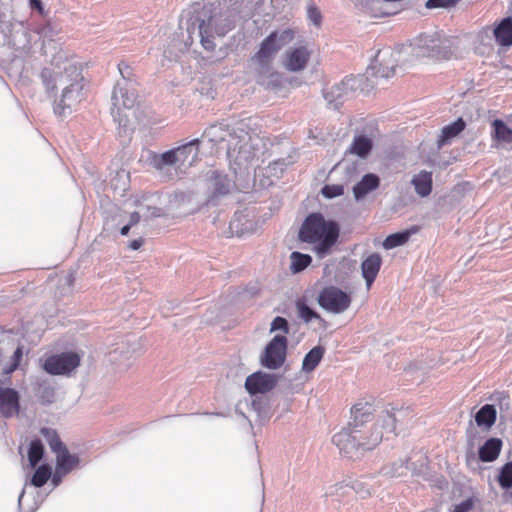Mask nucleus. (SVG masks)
Segmentation results:
<instances>
[{
	"label": "nucleus",
	"mask_w": 512,
	"mask_h": 512,
	"mask_svg": "<svg viewBox=\"0 0 512 512\" xmlns=\"http://www.w3.org/2000/svg\"><path fill=\"white\" fill-rule=\"evenodd\" d=\"M242 2L239 0H219L206 3L186 21L188 39L193 43L194 38H199L203 48L213 51L216 47L215 36L223 37L234 29L236 22L240 19V8Z\"/></svg>",
	"instance_id": "1"
},
{
	"label": "nucleus",
	"mask_w": 512,
	"mask_h": 512,
	"mask_svg": "<svg viewBox=\"0 0 512 512\" xmlns=\"http://www.w3.org/2000/svg\"><path fill=\"white\" fill-rule=\"evenodd\" d=\"M40 78L47 93L54 92L58 84L64 86L59 100H55L53 105V111L58 117L71 114L84 99L85 84L79 63L66 62L63 67H44Z\"/></svg>",
	"instance_id": "2"
},
{
	"label": "nucleus",
	"mask_w": 512,
	"mask_h": 512,
	"mask_svg": "<svg viewBox=\"0 0 512 512\" xmlns=\"http://www.w3.org/2000/svg\"><path fill=\"white\" fill-rule=\"evenodd\" d=\"M296 33V28L287 27L272 31L261 41L258 51L251 57V62L255 65L258 84L271 90L279 89L282 86V76L273 66L274 59L283 47L294 40Z\"/></svg>",
	"instance_id": "3"
},
{
	"label": "nucleus",
	"mask_w": 512,
	"mask_h": 512,
	"mask_svg": "<svg viewBox=\"0 0 512 512\" xmlns=\"http://www.w3.org/2000/svg\"><path fill=\"white\" fill-rule=\"evenodd\" d=\"M296 33V28L287 27L272 31L261 41L258 51L251 57V62L255 65L258 84L271 90L279 89L282 86V76L273 66L274 59L283 47L294 40Z\"/></svg>",
	"instance_id": "4"
},
{
	"label": "nucleus",
	"mask_w": 512,
	"mask_h": 512,
	"mask_svg": "<svg viewBox=\"0 0 512 512\" xmlns=\"http://www.w3.org/2000/svg\"><path fill=\"white\" fill-rule=\"evenodd\" d=\"M340 233L336 221L327 220L321 213L313 212L306 216L302 222L298 239L303 243L312 245V251L319 259L332 253Z\"/></svg>",
	"instance_id": "5"
},
{
	"label": "nucleus",
	"mask_w": 512,
	"mask_h": 512,
	"mask_svg": "<svg viewBox=\"0 0 512 512\" xmlns=\"http://www.w3.org/2000/svg\"><path fill=\"white\" fill-rule=\"evenodd\" d=\"M384 433L377 424L371 427L348 425L332 437V442L346 457L357 460L373 450L383 439Z\"/></svg>",
	"instance_id": "6"
},
{
	"label": "nucleus",
	"mask_w": 512,
	"mask_h": 512,
	"mask_svg": "<svg viewBox=\"0 0 512 512\" xmlns=\"http://www.w3.org/2000/svg\"><path fill=\"white\" fill-rule=\"evenodd\" d=\"M410 47L416 57L449 59L453 54L454 41L438 32L423 33L411 42Z\"/></svg>",
	"instance_id": "7"
},
{
	"label": "nucleus",
	"mask_w": 512,
	"mask_h": 512,
	"mask_svg": "<svg viewBox=\"0 0 512 512\" xmlns=\"http://www.w3.org/2000/svg\"><path fill=\"white\" fill-rule=\"evenodd\" d=\"M257 140L243 129L233 130L228 140V156L234 158L238 165L248 164L256 156Z\"/></svg>",
	"instance_id": "8"
},
{
	"label": "nucleus",
	"mask_w": 512,
	"mask_h": 512,
	"mask_svg": "<svg viewBox=\"0 0 512 512\" xmlns=\"http://www.w3.org/2000/svg\"><path fill=\"white\" fill-rule=\"evenodd\" d=\"M361 82L362 79L359 77L347 76L330 89H325L323 92L324 98L328 105L335 110H339L345 101L353 97Z\"/></svg>",
	"instance_id": "9"
},
{
	"label": "nucleus",
	"mask_w": 512,
	"mask_h": 512,
	"mask_svg": "<svg viewBox=\"0 0 512 512\" xmlns=\"http://www.w3.org/2000/svg\"><path fill=\"white\" fill-rule=\"evenodd\" d=\"M235 184L229 176L218 170H211L206 175V203L217 205L233 190Z\"/></svg>",
	"instance_id": "10"
},
{
	"label": "nucleus",
	"mask_w": 512,
	"mask_h": 512,
	"mask_svg": "<svg viewBox=\"0 0 512 512\" xmlns=\"http://www.w3.org/2000/svg\"><path fill=\"white\" fill-rule=\"evenodd\" d=\"M351 302V296L335 286L323 288L318 295L320 307L334 314L345 312L350 307Z\"/></svg>",
	"instance_id": "11"
},
{
	"label": "nucleus",
	"mask_w": 512,
	"mask_h": 512,
	"mask_svg": "<svg viewBox=\"0 0 512 512\" xmlns=\"http://www.w3.org/2000/svg\"><path fill=\"white\" fill-rule=\"evenodd\" d=\"M287 345L288 340L285 335H275L266 345L261 356L262 366L272 370L280 368L286 360Z\"/></svg>",
	"instance_id": "12"
},
{
	"label": "nucleus",
	"mask_w": 512,
	"mask_h": 512,
	"mask_svg": "<svg viewBox=\"0 0 512 512\" xmlns=\"http://www.w3.org/2000/svg\"><path fill=\"white\" fill-rule=\"evenodd\" d=\"M399 52L393 51L390 47L378 50L375 58L369 66L372 74L376 77L388 79L395 75Z\"/></svg>",
	"instance_id": "13"
},
{
	"label": "nucleus",
	"mask_w": 512,
	"mask_h": 512,
	"mask_svg": "<svg viewBox=\"0 0 512 512\" xmlns=\"http://www.w3.org/2000/svg\"><path fill=\"white\" fill-rule=\"evenodd\" d=\"M80 365V357L75 352H63L48 357L44 362V369L51 375L69 374Z\"/></svg>",
	"instance_id": "14"
},
{
	"label": "nucleus",
	"mask_w": 512,
	"mask_h": 512,
	"mask_svg": "<svg viewBox=\"0 0 512 512\" xmlns=\"http://www.w3.org/2000/svg\"><path fill=\"white\" fill-rule=\"evenodd\" d=\"M137 98L136 85H131L127 81H118L111 96L112 106L131 109L135 106Z\"/></svg>",
	"instance_id": "15"
},
{
	"label": "nucleus",
	"mask_w": 512,
	"mask_h": 512,
	"mask_svg": "<svg viewBox=\"0 0 512 512\" xmlns=\"http://www.w3.org/2000/svg\"><path fill=\"white\" fill-rule=\"evenodd\" d=\"M277 381L275 375L258 371L246 378L245 388L251 395L264 394L273 390Z\"/></svg>",
	"instance_id": "16"
},
{
	"label": "nucleus",
	"mask_w": 512,
	"mask_h": 512,
	"mask_svg": "<svg viewBox=\"0 0 512 512\" xmlns=\"http://www.w3.org/2000/svg\"><path fill=\"white\" fill-rule=\"evenodd\" d=\"M200 139H193L175 148L179 158L180 172L192 167L198 161Z\"/></svg>",
	"instance_id": "17"
},
{
	"label": "nucleus",
	"mask_w": 512,
	"mask_h": 512,
	"mask_svg": "<svg viewBox=\"0 0 512 512\" xmlns=\"http://www.w3.org/2000/svg\"><path fill=\"white\" fill-rule=\"evenodd\" d=\"M309 52L305 46L288 49L283 57V66L291 72L303 70L309 60Z\"/></svg>",
	"instance_id": "18"
},
{
	"label": "nucleus",
	"mask_w": 512,
	"mask_h": 512,
	"mask_svg": "<svg viewBox=\"0 0 512 512\" xmlns=\"http://www.w3.org/2000/svg\"><path fill=\"white\" fill-rule=\"evenodd\" d=\"M20 410V396L13 388H0V414L5 418L17 415Z\"/></svg>",
	"instance_id": "19"
},
{
	"label": "nucleus",
	"mask_w": 512,
	"mask_h": 512,
	"mask_svg": "<svg viewBox=\"0 0 512 512\" xmlns=\"http://www.w3.org/2000/svg\"><path fill=\"white\" fill-rule=\"evenodd\" d=\"M382 265V258L378 253L370 254L361 263L362 277L366 282V286L369 289L375 281L378 272Z\"/></svg>",
	"instance_id": "20"
},
{
	"label": "nucleus",
	"mask_w": 512,
	"mask_h": 512,
	"mask_svg": "<svg viewBox=\"0 0 512 512\" xmlns=\"http://www.w3.org/2000/svg\"><path fill=\"white\" fill-rule=\"evenodd\" d=\"M375 409L369 402H358L351 408V421L348 425L364 427L372 419Z\"/></svg>",
	"instance_id": "21"
},
{
	"label": "nucleus",
	"mask_w": 512,
	"mask_h": 512,
	"mask_svg": "<svg viewBox=\"0 0 512 512\" xmlns=\"http://www.w3.org/2000/svg\"><path fill=\"white\" fill-rule=\"evenodd\" d=\"M496 42L505 47L512 46V17L503 18L493 29Z\"/></svg>",
	"instance_id": "22"
},
{
	"label": "nucleus",
	"mask_w": 512,
	"mask_h": 512,
	"mask_svg": "<svg viewBox=\"0 0 512 512\" xmlns=\"http://www.w3.org/2000/svg\"><path fill=\"white\" fill-rule=\"evenodd\" d=\"M380 184V179L376 174H365L362 179L353 187V194L356 200L365 197L371 191L377 189Z\"/></svg>",
	"instance_id": "23"
},
{
	"label": "nucleus",
	"mask_w": 512,
	"mask_h": 512,
	"mask_svg": "<svg viewBox=\"0 0 512 512\" xmlns=\"http://www.w3.org/2000/svg\"><path fill=\"white\" fill-rule=\"evenodd\" d=\"M411 184L418 196L422 198L429 196L433 186L432 173L425 170L420 171L413 176Z\"/></svg>",
	"instance_id": "24"
},
{
	"label": "nucleus",
	"mask_w": 512,
	"mask_h": 512,
	"mask_svg": "<svg viewBox=\"0 0 512 512\" xmlns=\"http://www.w3.org/2000/svg\"><path fill=\"white\" fill-rule=\"evenodd\" d=\"M153 167L157 170H164L168 167H173L176 171H180L179 158L175 148L167 150L161 154H156L152 158Z\"/></svg>",
	"instance_id": "25"
},
{
	"label": "nucleus",
	"mask_w": 512,
	"mask_h": 512,
	"mask_svg": "<svg viewBox=\"0 0 512 512\" xmlns=\"http://www.w3.org/2000/svg\"><path fill=\"white\" fill-rule=\"evenodd\" d=\"M466 127V123L462 118L444 126L441 130V135L437 140L438 148H442L448 144L453 138L458 136Z\"/></svg>",
	"instance_id": "26"
},
{
	"label": "nucleus",
	"mask_w": 512,
	"mask_h": 512,
	"mask_svg": "<svg viewBox=\"0 0 512 512\" xmlns=\"http://www.w3.org/2000/svg\"><path fill=\"white\" fill-rule=\"evenodd\" d=\"M502 441L498 438H490L479 448V459L482 462H492L501 452Z\"/></svg>",
	"instance_id": "27"
},
{
	"label": "nucleus",
	"mask_w": 512,
	"mask_h": 512,
	"mask_svg": "<svg viewBox=\"0 0 512 512\" xmlns=\"http://www.w3.org/2000/svg\"><path fill=\"white\" fill-rule=\"evenodd\" d=\"M497 411L491 404H485L475 414V422L479 427L491 428L496 421Z\"/></svg>",
	"instance_id": "28"
},
{
	"label": "nucleus",
	"mask_w": 512,
	"mask_h": 512,
	"mask_svg": "<svg viewBox=\"0 0 512 512\" xmlns=\"http://www.w3.org/2000/svg\"><path fill=\"white\" fill-rule=\"evenodd\" d=\"M230 134H233V132H229L228 125L215 123L206 128L202 136L212 143H220L225 141L227 136L230 137Z\"/></svg>",
	"instance_id": "29"
},
{
	"label": "nucleus",
	"mask_w": 512,
	"mask_h": 512,
	"mask_svg": "<svg viewBox=\"0 0 512 512\" xmlns=\"http://www.w3.org/2000/svg\"><path fill=\"white\" fill-rule=\"evenodd\" d=\"M325 354V349L322 346L312 348L305 356L302 362V370L304 372H312L318 366Z\"/></svg>",
	"instance_id": "30"
},
{
	"label": "nucleus",
	"mask_w": 512,
	"mask_h": 512,
	"mask_svg": "<svg viewBox=\"0 0 512 512\" xmlns=\"http://www.w3.org/2000/svg\"><path fill=\"white\" fill-rule=\"evenodd\" d=\"M373 142L370 138L364 135H357L350 147V152L359 156L360 158H366L371 152Z\"/></svg>",
	"instance_id": "31"
},
{
	"label": "nucleus",
	"mask_w": 512,
	"mask_h": 512,
	"mask_svg": "<svg viewBox=\"0 0 512 512\" xmlns=\"http://www.w3.org/2000/svg\"><path fill=\"white\" fill-rule=\"evenodd\" d=\"M416 231L417 229L413 228L412 230H405L391 234L383 241V247L389 250L404 245Z\"/></svg>",
	"instance_id": "32"
},
{
	"label": "nucleus",
	"mask_w": 512,
	"mask_h": 512,
	"mask_svg": "<svg viewBox=\"0 0 512 512\" xmlns=\"http://www.w3.org/2000/svg\"><path fill=\"white\" fill-rule=\"evenodd\" d=\"M290 270L293 274H298L305 270L312 262L309 254L293 251L290 254Z\"/></svg>",
	"instance_id": "33"
},
{
	"label": "nucleus",
	"mask_w": 512,
	"mask_h": 512,
	"mask_svg": "<svg viewBox=\"0 0 512 512\" xmlns=\"http://www.w3.org/2000/svg\"><path fill=\"white\" fill-rule=\"evenodd\" d=\"M78 464V456L70 454L67 448L58 453L56 456V466L67 474L72 471Z\"/></svg>",
	"instance_id": "34"
},
{
	"label": "nucleus",
	"mask_w": 512,
	"mask_h": 512,
	"mask_svg": "<svg viewBox=\"0 0 512 512\" xmlns=\"http://www.w3.org/2000/svg\"><path fill=\"white\" fill-rule=\"evenodd\" d=\"M41 434L48 442L51 450L53 452H55L56 454L60 453L64 449H66V446L63 444L59 435L57 434V432L54 429L42 428Z\"/></svg>",
	"instance_id": "35"
},
{
	"label": "nucleus",
	"mask_w": 512,
	"mask_h": 512,
	"mask_svg": "<svg viewBox=\"0 0 512 512\" xmlns=\"http://www.w3.org/2000/svg\"><path fill=\"white\" fill-rule=\"evenodd\" d=\"M111 114L115 122L118 123L119 135L129 136L132 132V128L130 127L129 119L127 115L121 112L120 107L111 108Z\"/></svg>",
	"instance_id": "36"
},
{
	"label": "nucleus",
	"mask_w": 512,
	"mask_h": 512,
	"mask_svg": "<svg viewBox=\"0 0 512 512\" xmlns=\"http://www.w3.org/2000/svg\"><path fill=\"white\" fill-rule=\"evenodd\" d=\"M44 455V446L39 439L32 440L28 449V459L32 468L42 460Z\"/></svg>",
	"instance_id": "37"
},
{
	"label": "nucleus",
	"mask_w": 512,
	"mask_h": 512,
	"mask_svg": "<svg viewBox=\"0 0 512 512\" xmlns=\"http://www.w3.org/2000/svg\"><path fill=\"white\" fill-rule=\"evenodd\" d=\"M52 475V468L48 464L40 465L31 478V484L35 487H42Z\"/></svg>",
	"instance_id": "38"
},
{
	"label": "nucleus",
	"mask_w": 512,
	"mask_h": 512,
	"mask_svg": "<svg viewBox=\"0 0 512 512\" xmlns=\"http://www.w3.org/2000/svg\"><path fill=\"white\" fill-rule=\"evenodd\" d=\"M494 135L498 141L512 143V129L504 121L496 119L493 122Z\"/></svg>",
	"instance_id": "39"
},
{
	"label": "nucleus",
	"mask_w": 512,
	"mask_h": 512,
	"mask_svg": "<svg viewBox=\"0 0 512 512\" xmlns=\"http://www.w3.org/2000/svg\"><path fill=\"white\" fill-rule=\"evenodd\" d=\"M408 470L407 462L403 460H399L397 462H394L390 465L384 466L381 470L382 474L390 477V478H396L401 477L405 475L406 471Z\"/></svg>",
	"instance_id": "40"
},
{
	"label": "nucleus",
	"mask_w": 512,
	"mask_h": 512,
	"mask_svg": "<svg viewBox=\"0 0 512 512\" xmlns=\"http://www.w3.org/2000/svg\"><path fill=\"white\" fill-rule=\"evenodd\" d=\"M296 308L298 311V316L305 322L309 323L313 319L321 320V316L313 310L303 299H299L296 302Z\"/></svg>",
	"instance_id": "41"
},
{
	"label": "nucleus",
	"mask_w": 512,
	"mask_h": 512,
	"mask_svg": "<svg viewBox=\"0 0 512 512\" xmlns=\"http://www.w3.org/2000/svg\"><path fill=\"white\" fill-rule=\"evenodd\" d=\"M497 481L504 490L512 488V461L505 463L500 468Z\"/></svg>",
	"instance_id": "42"
},
{
	"label": "nucleus",
	"mask_w": 512,
	"mask_h": 512,
	"mask_svg": "<svg viewBox=\"0 0 512 512\" xmlns=\"http://www.w3.org/2000/svg\"><path fill=\"white\" fill-rule=\"evenodd\" d=\"M477 41L480 45L475 47V50L479 54H484L487 51L492 50V34L490 29L484 28L477 35Z\"/></svg>",
	"instance_id": "43"
},
{
	"label": "nucleus",
	"mask_w": 512,
	"mask_h": 512,
	"mask_svg": "<svg viewBox=\"0 0 512 512\" xmlns=\"http://www.w3.org/2000/svg\"><path fill=\"white\" fill-rule=\"evenodd\" d=\"M349 489L350 491H354L361 498H365L366 496L371 494V487L362 480H349Z\"/></svg>",
	"instance_id": "44"
},
{
	"label": "nucleus",
	"mask_w": 512,
	"mask_h": 512,
	"mask_svg": "<svg viewBox=\"0 0 512 512\" xmlns=\"http://www.w3.org/2000/svg\"><path fill=\"white\" fill-rule=\"evenodd\" d=\"M381 427L385 431L386 434H395L396 429V417L390 411H385V413L381 416Z\"/></svg>",
	"instance_id": "45"
},
{
	"label": "nucleus",
	"mask_w": 512,
	"mask_h": 512,
	"mask_svg": "<svg viewBox=\"0 0 512 512\" xmlns=\"http://www.w3.org/2000/svg\"><path fill=\"white\" fill-rule=\"evenodd\" d=\"M322 195L327 199H332L338 196H341L344 194V187L343 185L339 184H333V185H325L321 189Z\"/></svg>",
	"instance_id": "46"
},
{
	"label": "nucleus",
	"mask_w": 512,
	"mask_h": 512,
	"mask_svg": "<svg viewBox=\"0 0 512 512\" xmlns=\"http://www.w3.org/2000/svg\"><path fill=\"white\" fill-rule=\"evenodd\" d=\"M349 493H350L349 481L348 482L343 481V482L337 483L333 486H330L326 492V495L345 496V495H348Z\"/></svg>",
	"instance_id": "47"
},
{
	"label": "nucleus",
	"mask_w": 512,
	"mask_h": 512,
	"mask_svg": "<svg viewBox=\"0 0 512 512\" xmlns=\"http://www.w3.org/2000/svg\"><path fill=\"white\" fill-rule=\"evenodd\" d=\"M270 331H282L284 334H288L290 332V327L287 319L281 316L275 317L271 323Z\"/></svg>",
	"instance_id": "48"
},
{
	"label": "nucleus",
	"mask_w": 512,
	"mask_h": 512,
	"mask_svg": "<svg viewBox=\"0 0 512 512\" xmlns=\"http://www.w3.org/2000/svg\"><path fill=\"white\" fill-rule=\"evenodd\" d=\"M118 70L121 74V80L120 81H127V82H130L131 85H136V80L133 78V72H132V68L127 65L126 63L124 62H121L118 64Z\"/></svg>",
	"instance_id": "49"
},
{
	"label": "nucleus",
	"mask_w": 512,
	"mask_h": 512,
	"mask_svg": "<svg viewBox=\"0 0 512 512\" xmlns=\"http://www.w3.org/2000/svg\"><path fill=\"white\" fill-rule=\"evenodd\" d=\"M460 0H427L425 6L428 9L450 8L455 6Z\"/></svg>",
	"instance_id": "50"
},
{
	"label": "nucleus",
	"mask_w": 512,
	"mask_h": 512,
	"mask_svg": "<svg viewBox=\"0 0 512 512\" xmlns=\"http://www.w3.org/2000/svg\"><path fill=\"white\" fill-rule=\"evenodd\" d=\"M40 402L44 405L51 404L55 400V392L52 387H44L40 391Z\"/></svg>",
	"instance_id": "51"
},
{
	"label": "nucleus",
	"mask_w": 512,
	"mask_h": 512,
	"mask_svg": "<svg viewBox=\"0 0 512 512\" xmlns=\"http://www.w3.org/2000/svg\"><path fill=\"white\" fill-rule=\"evenodd\" d=\"M307 16L314 25L319 26L321 23V13L318 8L314 5H310L307 8Z\"/></svg>",
	"instance_id": "52"
},
{
	"label": "nucleus",
	"mask_w": 512,
	"mask_h": 512,
	"mask_svg": "<svg viewBox=\"0 0 512 512\" xmlns=\"http://www.w3.org/2000/svg\"><path fill=\"white\" fill-rule=\"evenodd\" d=\"M473 505V499L467 498L460 502L459 504L454 505L451 512H469L473 508Z\"/></svg>",
	"instance_id": "53"
},
{
	"label": "nucleus",
	"mask_w": 512,
	"mask_h": 512,
	"mask_svg": "<svg viewBox=\"0 0 512 512\" xmlns=\"http://www.w3.org/2000/svg\"><path fill=\"white\" fill-rule=\"evenodd\" d=\"M66 474L67 473H65L62 469L56 466L55 473L52 476L53 485L58 486L62 481V477L65 476Z\"/></svg>",
	"instance_id": "54"
},
{
	"label": "nucleus",
	"mask_w": 512,
	"mask_h": 512,
	"mask_svg": "<svg viewBox=\"0 0 512 512\" xmlns=\"http://www.w3.org/2000/svg\"><path fill=\"white\" fill-rule=\"evenodd\" d=\"M23 356V350L22 347H17L16 350L13 353L12 356V362L11 363H17V366H19L20 360Z\"/></svg>",
	"instance_id": "55"
},
{
	"label": "nucleus",
	"mask_w": 512,
	"mask_h": 512,
	"mask_svg": "<svg viewBox=\"0 0 512 512\" xmlns=\"http://www.w3.org/2000/svg\"><path fill=\"white\" fill-rule=\"evenodd\" d=\"M30 7L38 10L40 13L43 12L42 0H29Z\"/></svg>",
	"instance_id": "56"
},
{
	"label": "nucleus",
	"mask_w": 512,
	"mask_h": 512,
	"mask_svg": "<svg viewBox=\"0 0 512 512\" xmlns=\"http://www.w3.org/2000/svg\"><path fill=\"white\" fill-rule=\"evenodd\" d=\"M139 221H140L139 213L138 212H133L130 215V219H129L128 225H130L132 227V226L136 225Z\"/></svg>",
	"instance_id": "57"
},
{
	"label": "nucleus",
	"mask_w": 512,
	"mask_h": 512,
	"mask_svg": "<svg viewBox=\"0 0 512 512\" xmlns=\"http://www.w3.org/2000/svg\"><path fill=\"white\" fill-rule=\"evenodd\" d=\"M143 244L142 239H135L129 243V248L132 250H138Z\"/></svg>",
	"instance_id": "58"
},
{
	"label": "nucleus",
	"mask_w": 512,
	"mask_h": 512,
	"mask_svg": "<svg viewBox=\"0 0 512 512\" xmlns=\"http://www.w3.org/2000/svg\"><path fill=\"white\" fill-rule=\"evenodd\" d=\"M17 368V363H11L8 367L4 369V374L9 375L12 372H14Z\"/></svg>",
	"instance_id": "59"
},
{
	"label": "nucleus",
	"mask_w": 512,
	"mask_h": 512,
	"mask_svg": "<svg viewBox=\"0 0 512 512\" xmlns=\"http://www.w3.org/2000/svg\"><path fill=\"white\" fill-rule=\"evenodd\" d=\"M130 229H131L130 225H128V224L124 225L120 230L121 235L126 236L129 233Z\"/></svg>",
	"instance_id": "60"
},
{
	"label": "nucleus",
	"mask_w": 512,
	"mask_h": 512,
	"mask_svg": "<svg viewBox=\"0 0 512 512\" xmlns=\"http://www.w3.org/2000/svg\"><path fill=\"white\" fill-rule=\"evenodd\" d=\"M286 165L284 160H278L273 163V169H276V166H284Z\"/></svg>",
	"instance_id": "61"
},
{
	"label": "nucleus",
	"mask_w": 512,
	"mask_h": 512,
	"mask_svg": "<svg viewBox=\"0 0 512 512\" xmlns=\"http://www.w3.org/2000/svg\"><path fill=\"white\" fill-rule=\"evenodd\" d=\"M152 215L155 216V217H159L160 216V209L154 208V211H153Z\"/></svg>",
	"instance_id": "62"
},
{
	"label": "nucleus",
	"mask_w": 512,
	"mask_h": 512,
	"mask_svg": "<svg viewBox=\"0 0 512 512\" xmlns=\"http://www.w3.org/2000/svg\"><path fill=\"white\" fill-rule=\"evenodd\" d=\"M23 495H24V491H22V492H21V494H20V496H19V499H18V502H19V503H21V499H22Z\"/></svg>",
	"instance_id": "63"
},
{
	"label": "nucleus",
	"mask_w": 512,
	"mask_h": 512,
	"mask_svg": "<svg viewBox=\"0 0 512 512\" xmlns=\"http://www.w3.org/2000/svg\"><path fill=\"white\" fill-rule=\"evenodd\" d=\"M510 497H511V499H512V492L510 493Z\"/></svg>",
	"instance_id": "64"
}]
</instances>
